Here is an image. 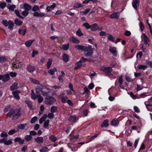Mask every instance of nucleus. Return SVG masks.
Listing matches in <instances>:
<instances>
[{
	"label": "nucleus",
	"instance_id": "58836bf2",
	"mask_svg": "<svg viewBox=\"0 0 152 152\" xmlns=\"http://www.w3.org/2000/svg\"><path fill=\"white\" fill-rule=\"evenodd\" d=\"M49 149L48 148L44 147H42L40 150L41 152H47L49 151Z\"/></svg>",
	"mask_w": 152,
	"mask_h": 152
},
{
	"label": "nucleus",
	"instance_id": "c85d7f7f",
	"mask_svg": "<svg viewBox=\"0 0 152 152\" xmlns=\"http://www.w3.org/2000/svg\"><path fill=\"white\" fill-rule=\"evenodd\" d=\"M83 5L82 4L77 2L74 4L73 7L74 8H77L80 7H83Z\"/></svg>",
	"mask_w": 152,
	"mask_h": 152
},
{
	"label": "nucleus",
	"instance_id": "4d7b16f0",
	"mask_svg": "<svg viewBox=\"0 0 152 152\" xmlns=\"http://www.w3.org/2000/svg\"><path fill=\"white\" fill-rule=\"evenodd\" d=\"M31 98L34 100H36L37 97V95H36L35 93L31 94Z\"/></svg>",
	"mask_w": 152,
	"mask_h": 152
},
{
	"label": "nucleus",
	"instance_id": "8fccbe9b",
	"mask_svg": "<svg viewBox=\"0 0 152 152\" xmlns=\"http://www.w3.org/2000/svg\"><path fill=\"white\" fill-rule=\"evenodd\" d=\"M69 43H67L66 45H63L62 47L63 49L65 50H67L69 48Z\"/></svg>",
	"mask_w": 152,
	"mask_h": 152
},
{
	"label": "nucleus",
	"instance_id": "c9c22d12",
	"mask_svg": "<svg viewBox=\"0 0 152 152\" xmlns=\"http://www.w3.org/2000/svg\"><path fill=\"white\" fill-rule=\"evenodd\" d=\"M7 8L11 11H13L16 7V6L14 5H7Z\"/></svg>",
	"mask_w": 152,
	"mask_h": 152
},
{
	"label": "nucleus",
	"instance_id": "338daca9",
	"mask_svg": "<svg viewBox=\"0 0 152 152\" xmlns=\"http://www.w3.org/2000/svg\"><path fill=\"white\" fill-rule=\"evenodd\" d=\"M16 131L15 129H12L10 130L8 133L10 135H12L16 132Z\"/></svg>",
	"mask_w": 152,
	"mask_h": 152
},
{
	"label": "nucleus",
	"instance_id": "4be33fe9",
	"mask_svg": "<svg viewBox=\"0 0 152 152\" xmlns=\"http://www.w3.org/2000/svg\"><path fill=\"white\" fill-rule=\"evenodd\" d=\"M47 117V114H44L43 115L41 118H40L39 120V123L42 124L43 121H44L45 119Z\"/></svg>",
	"mask_w": 152,
	"mask_h": 152
},
{
	"label": "nucleus",
	"instance_id": "ddd939ff",
	"mask_svg": "<svg viewBox=\"0 0 152 152\" xmlns=\"http://www.w3.org/2000/svg\"><path fill=\"white\" fill-rule=\"evenodd\" d=\"M15 142H18L19 145H22L24 143V140L21 139L20 137H17L14 140Z\"/></svg>",
	"mask_w": 152,
	"mask_h": 152
},
{
	"label": "nucleus",
	"instance_id": "9d476101",
	"mask_svg": "<svg viewBox=\"0 0 152 152\" xmlns=\"http://www.w3.org/2000/svg\"><path fill=\"white\" fill-rule=\"evenodd\" d=\"M69 39V41L72 42L74 43L78 44L80 42L79 40L73 37H70Z\"/></svg>",
	"mask_w": 152,
	"mask_h": 152
},
{
	"label": "nucleus",
	"instance_id": "5701e85b",
	"mask_svg": "<svg viewBox=\"0 0 152 152\" xmlns=\"http://www.w3.org/2000/svg\"><path fill=\"white\" fill-rule=\"evenodd\" d=\"M34 40V39L28 40L25 42V44L27 47H29Z\"/></svg>",
	"mask_w": 152,
	"mask_h": 152
},
{
	"label": "nucleus",
	"instance_id": "09e8293b",
	"mask_svg": "<svg viewBox=\"0 0 152 152\" xmlns=\"http://www.w3.org/2000/svg\"><path fill=\"white\" fill-rule=\"evenodd\" d=\"M90 9H86L85 11H81L80 12V13L82 14L83 15H86L90 11Z\"/></svg>",
	"mask_w": 152,
	"mask_h": 152
},
{
	"label": "nucleus",
	"instance_id": "de8ad7c7",
	"mask_svg": "<svg viewBox=\"0 0 152 152\" xmlns=\"http://www.w3.org/2000/svg\"><path fill=\"white\" fill-rule=\"evenodd\" d=\"M57 110V107H56L53 106H52L50 109V111L52 113H55Z\"/></svg>",
	"mask_w": 152,
	"mask_h": 152
},
{
	"label": "nucleus",
	"instance_id": "72a5a7b5",
	"mask_svg": "<svg viewBox=\"0 0 152 152\" xmlns=\"http://www.w3.org/2000/svg\"><path fill=\"white\" fill-rule=\"evenodd\" d=\"M111 125L113 126H117L118 124V121L117 120L114 119L111 122Z\"/></svg>",
	"mask_w": 152,
	"mask_h": 152
},
{
	"label": "nucleus",
	"instance_id": "39448f33",
	"mask_svg": "<svg viewBox=\"0 0 152 152\" xmlns=\"http://www.w3.org/2000/svg\"><path fill=\"white\" fill-rule=\"evenodd\" d=\"M22 63L20 62H16L13 63L12 64V68L13 70H14L15 69L19 68L21 66Z\"/></svg>",
	"mask_w": 152,
	"mask_h": 152
},
{
	"label": "nucleus",
	"instance_id": "f3484780",
	"mask_svg": "<svg viewBox=\"0 0 152 152\" xmlns=\"http://www.w3.org/2000/svg\"><path fill=\"white\" fill-rule=\"evenodd\" d=\"M33 15L34 16L37 17H42L45 16V14L42 12L39 13L38 12H35L33 13Z\"/></svg>",
	"mask_w": 152,
	"mask_h": 152
},
{
	"label": "nucleus",
	"instance_id": "6e6d98bb",
	"mask_svg": "<svg viewBox=\"0 0 152 152\" xmlns=\"http://www.w3.org/2000/svg\"><path fill=\"white\" fill-rule=\"evenodd\" d=\"M54 116V115L53 113L51 112L49 113L47 115V117L50 119H51L53 118Z\"/></svg>",
	"mask_w": 152,
	"mask_h": 152
},
{
	"label": "nucleus",
	"instance_id": "bb28decb",
	"mask_svg": "<svg viewBox=\"0 0 152 152\" xmlns=\"http://www.w3.org/2000/svg\"><path fill=\"white\" fill-rule=\"evenodd\" d=\"M23 21L19 19H15V23L17 25L20 26L22 25Z\"/></svg>",
	"mask_w": 152,
	"mask_h": 152
},
{
	"label": "nucleus",
	"instance_id": "1a4fd4ad",
	"mask_svg": "<svg viewBox=\"0 0 152 152\" xmlns=\"http://www.w3.org/2000/svg\"><path fill=\"white\" fill-rule=\"evenodd\" d=\"M56 5L54 4L48 6L45 9V11L46 12H48L52 10H53L56 7Z\"/></svg>",
	"mask_w": 152,
	"mask_h": 152
},
{
	"label": "nucleus",
	"instance_id": "c756f323",
	"mask_svg": "<svg viewBox=\"0 0 152 152\" xmlns=\"http://www.w3.org/2000/svg\"><path fill=\"white\" fill-rule=\"evenodd\" d=\"M8 26V28L12 30L14 26V24L13 23L11 20H9V24Z\"/></svg>",
	"mask_w": 152,
	"mask_h": 152
},
{
	"label": "nucleus",
	"instance_id": "680f3d73",
	"mask_svg": "<svg viewBox=\"0 0 152 152\" xmlns=\"http://www.w3.org/2000/svg\"><path fill=\"white\" fill-rule=\"evenodd\" d=\"M68 98L66 96H62L61 98V100L63 103H65L67 99Z\"/></svg>",
	"mask_w": 152,
	"mask_h": 152
},
{
	"label": "nucleus",
	"instance_id": "052dcab7",
	"mask_svg": "<svg viewBox=\"0 0 152 152\" xmlns=\"http://www.w3.org/2000/svg\"><path fill=\"white\" fill-rule=\"evenodd\" d=\"M15 12L16 14V15H17V16L19 17L20 18H23V17L22 16H21L19 14V11L18 10H15Z\"/></svg>",
	"mask_w": 152,
	"mask_h": 152
},
{
	"label": "nucleus",
	"instance_id": "49530a36",
	"mask_svg": "<svg viewBox=\"0 0 152 152\" xmlns=\"http://www.w3.org/2000/svg\"><path fill=\"white\" fill-rule=\"evenodd\" d=\"M52 63V60L49 59L47 64V66L48 69H49L50 68L51 65Z\"/></svg>",
	"mask_w": 152,
	"mask_h": 152
},
{
	"label": "nucleus",
	"instance_id": "774afa93",
	"mask_svg": "<svg viewBox=\"0 0 152 152\" xmlns=\"http://www.w3.org/2000/svg\"><path fill=\"white\" fill-rule=\"evenodd\" d=\"M119 83L120 85H121L123 83L122 76L121 75L118 79Z\"/></svg>",
	"mask_w": 152,
	"mask_h": 152
},
{
	"label": "nucleus",
	"instance_id": "cd10ccee",
	"mask_svg": "<svg viewBox=\"0 0 152 152\" xmlns=\"http://www.w3.org/2000/svg\"><path fill=\"white\" fill-rule=\"evenodd\" d=\"M109 121L107 120H105L104 122L101 125V127H103L104 126L107 127L109 125L108 124Z\"/></svg>",
	"mask_w": 152,
	"mask_h": 152
},
{
	"label": "nucleus",
	"instance_id": "6e6552de",
	"mask_svg": "<svg viewBox=\"0 0 152 152\" xmlns=\"http://www.w3.org/2000/svg\"><path fill=\"white\" fill-rule=\"evenodd\" d=\"M86 46L80 45H77L74 46V47L77 49L79 50H82L84 51L86 48Z\"/></svg>",
	"mask_w": 152,
	"mask_h": 152
},
{
	"label": "nucleus",
	"instance_id": "79ce46f5",
	"mask_svg": "<svg viewBox=\"0 0 152 152\" xmlns=\"http://www.w3.org/2000/svg\"><path fill=\"white\" fill-rule=\"evenodd\" d=\"M76 34L80 37L83 35V34L82 33L81 30L80 29H78L76 32Z\"/></svg>",
	"mask_w": 152,
	"mask_h": 152
},
{
	"label": "nucleus",
	"instance_id": "ea45409f",
	"mask_svg": "<svg viewBox=\"0 0 152 152\" xmlns=\"http://www.w3.org/2000/svg\"><path fill=\"white\" fill-rule=\"evenodd\" d=\"M49 120H47L44 124V128H47L49 126Z\"/></svg>",
	"mask_w": 152,
	"mask_h": 152
},
{
	"label": "nucleus",
	"instance_id": "bf43d9fd",
	"mask_svg": "<svg viewBox=\"0 0 152 152\" xmlns=\"http://www.w3.org/2000/svg\"><path fill=\"white\" fill-rule=\"evenodd\" d=\"M26 126V125H24L23 124H20L18 125V128L19 129H23Z\"/></svg>",
	"mask_w": 152,
	"mask_h": 152
},
{
	"label": "nucleus",
	"instance_id": "dca6fc26",
	"mask_svg": "<svg viewBox=\"0 0 152 152\" xmlns=\"http://www.w3.org/2000/svg\"><path fill=\"white\" fill-rule=\"evenodd\" d=\"M119 16L118 12H114L110 15V17L111 18H118Z\"/></svg>",
	"mask_w": 152,
	"mask_h": 152
},
{
	"label": "nucleus",
	"instance_id": "f704fd0d",
	"mask_svg": "<svg viewBox=\"0 0 152 152\" xmlns=\"http://www.w3.org/2000/svg\"><path fill=\"white\" fill-rule=\"evenodd\" d=\"M38 101L39 103H41L43 101V98L41 96L40 94H37Z\"/></svg>",
	"mask_w": 152,
	"mask_h": 152
},
{
	"label": "nucleus",
	"instance_id": "5fc2aeb1",
	"mask_svg": "<svg viewBox=\"0 0 152 152\" xmlns=\"http://www.w3.org/2000/svg\"><path fill=\"white\" fill-rule=\"evenodd\" d=\"M26 103L28 105L30 109H31L32 107V105L31 102L29 101H25Z\"/></svg>",
	"mask_w": 152,
	"mask_h": 152
},
{
	"label": "nucleus",
	"instance_id": "b1692460",
	"mask_svg": "<svg viewBox=\"0 0 152 152\" xmlns=\"http://www.w3.org/2000/svg\"><path fill=\"white\" fill-rule=\"evenodd\" d=\"M112 69L111 67H107L105 68L104 69V71L107 73H110L112 71Z\"/></svg>",
	"mask_w": 152,
	"mask_h": 152
},
{
	"label": "nucleus",
	"instance_id": "9b49d317",
	"mask_svg": "<svg viewBox=\"0 0 152 152\" xmlns=\"http://www.w3.org/2000/svg\"><path fill=\"white\" fill-rule=\"evenodd\" d=\"M43 86L42 85L39 84L38 85L36 88V94H38L39 91L41 92L42 91V89H43Z\"/></svg>",
	"mask_w": 152,
	"mask_h": 152
},
{
	"label": "nucleus",
	"instance_id": "a18cd8bd",
	"mask_svg": "<svg viewBox=\"0 0 152 152\" xmlns=\"http://www.w3.org/2000/svg\"><path fill=\"white\" fill-rule=\"evenodd\" d=\"M39 10V8L37 5H35L32 8V10L34 12L38 11Z\"/></svg>",
	"mask_w": 152,
	"mask_h": 152
},
{
	"label": "nucleus",
	"instance_id": "4c0bfd02",
	"mask_svg": "<svg viewBox=\"0 0 152 152\" xmlns=\"http://www.w3.org/2000/svg\"><path fill=\"white\" fill-rule=\"evenodd\" d=\"M138 69H140L145 70L146 69L147 66H145L143 65H140L138 66Z\"/></svg>",
	"mask_w": 152,
	"mask_h": 152
},
{
	"label": "nucleus",
	"instance_id": "f03ea898",
	"mask_svg": "<svg viewBox=\"0 0 152 152\" xmlns=\"http://www.w3.org/2000/svg\"><path fill=\"white\" fill-rule=\"evenodd\" d=\"M84 50V54L86 56H90L93 53V49L91 46L86 47Z\"/></svg>",
	"mask_w": 152,
	"mask_h": 152
},
{
	"label": "nucleus",
	"instance_id": "473e14b6",
	"mask_svg": "<svg viewBox=\"0 0 152 152\" xmlns=\"http://www.w3.org/2000/svg\"><path fill=\"white\" fill-rule=\"evenodd\" d=\"M77 117L75 116H71L69 119V121L75 122L76 120Z\"/></svg>",
	"mask_w": 152,
	"mask_h": 152
},
{
	"label": "nucleus",
	"instance_id": "2f4dec72",
	"mask_svg": "<svg viewBox=\"0 0 152 152\" xmlns=\"http://www.w3.org/2000/svg\"><path fill=\"white\" fill-rule=\"evenodd\" d=\"M82 66V62L81 61H79L76 64V66L75 67V70L77 69L80 68Z\"/></svg>",
	"mask_w": 152,
	"mask_h": 152
},
{
	"label": "nucleus",
	"instance_id": "2eb2a0df",
	"mask_svg": "<svg viewBox=\"0 0 152 152\" xmlns=\"http://www.w3.org/2000/svg\"><path fill=\"white\" fill-rule=\"evenodd\" d=\"M142 38L145 44H147L149 40L147 36L145 34H143L142 35Z\"/></svg>",
	"mask_w": 152,
	"mask_h": 152
},
{
	"label": "nucleus",
	"instance_id": "7c9ffc66",
	"mask_svg": "<svg viewBox=\"0 0 152 152\" xmlns=\"http://www.w3.org/2000/svg\"><path fill=\"white\" fill-rule=\"evenodd\" d=\"M23 7L26 10L29 11L31 9V7L28 4H25L23 5Z\"/></svg>",
	"mask_w": 152,
	"mask_h": 152
},
{
	"label": "nucleus",
	"instance_id": "e433bc0d",
	"mask_svg": "<svg viewBox=\"0 0 152 152\" xmlns=\"http://www.w3.org/2000/svg\"><path fill=\"white\" fill-rule=\"evenodd\" d=\"M12 142L11 140H7L6 138L4 144L7 145H9L12 144Z\"/></svg>",
	"mask_w": 152,
	"mask_h": 152
},
{
	"label": "nucleus",
	"instance_id": "0e129e2a",
	"mask_svg": "<svg viewBox=\"0 0 152 152\" xmlns=\"http://www.w3.org/2000/svg\"><path fill=\"white\" fill-rule=\"evenodd\" d=\"M22 14L23 16L26 17L27 16L28 14V12L27 10L24 11L22 12Z\"/></svg>",
	"mask_w": 152,
	"mask_h": 152
},
{
	"label": "nucleus",
	"instance_id": "37998d69",
	"mask_svg": "<svg viewBox=\"0 0 152 152\" xmlns=\"http://www.w3.org/2000/svg\"><path fill=\"white\" fill-rule=\"evenodd\" d=\"M30 81L31 82L33 83L34 84H39V82L38 80H36L34 79L31 78Z\"/></svg>",
	"mask_w": 152,
	"mask_h": 152
},
{
	"label": "nucleus",
	"instance_id": "423d86ee",
	"mask_svg": "<svg viewBox=\"0 0 152 152\" xmlns=\"http://www.w3.org/2000/svg\"><path fill=\"white\" fill-rule=\"evenodd\" d=\"M116 48L115 47L110 46L109 50L110 52L113 54L114 56H116L117 54V51Z\"/></svg>",
	"mask_w": 152,
	"mask_h": 152
},
{
	"label": "nucleus",
	"instance_id": "a211bd4d",
	"mask_svg": "<svg viewBox=\"0 0 152 152\" xmlns=\"http://www.w3.org/2000/svg\"><path fill=\"white\" fill-rule=\"evenodd\" d=\"M35 140L38 143H42L43 142L44 139L42 137H38L35 139Z\"/></svg>",
	"mask_w": 152,
	"mask_h": 152
},
{
	"label": "nucleus",
	"instance_id": "7ed1b4c3",
	"mask_svg": "<svg viewBox=\"0 0 152 152\" xmlns=\"http://www.w3.org/2000/svg\"><path fill=\"white\" fill-rule=\"evenodd\" d=\"M56 101V100L54 98L51 96H48L46 98L45 102L47 104H51Z\"/></svg>",
	"mask_w": 152,
	"mask_h": 152
},
{
	"label": "nucleus",
	"instance_id": "69168bd1",
	"mask_svg": "<svg viewBox=\"0 0 152 152\" xmlns=\"http://www.w3.org/2000/svg\"><path fill=\"white\" fill-rule=\"evenodd\" d=\"M7 134L5 132H3L1 135V136L2 137H7Z\"/></svg>",
	"mask_w": 152,
	"mask_h": 152
},
{
	"label": "nucleus",
	"instance_id": "e2e57ef3",
	"mask_svg": "<svg viewBox=\"0 0 152 152\" xmlns=\"http://www.w3.org/2000/svg\"><path fill=\"white\" fill-rule=\"evenodd\" d=\"M42 94L44 96H47L49 95V92H46V91H41Z\"/></svg>",
	"mask_w": 152,
	"mask_h": 152
},
{
	"label": "nucleus",
	"instance_id": "603ef678",
	"mask_svg": "<svg viewBox=\"0 0 152 152\" xmlns=\"http://www.w3.org/2000/svg\"><path fill=\"white\" fill-rule=\"evenodd\" d=\"M2 22L4 25L6 27L8 25H9V21H7V20H2Z\"/></svg>",
	"mask_w": 152,
	"mask_h": 152
},
{
	"label": "nucleus",
	"instance_id": "13d9d810",
	"mask_svg": "<svg viewBox=\"0 0 152 152\" xmlns=\"http://www.w3.org/2000/svg\"><path fill=\"white\" fill-rule=\"evenodd\" d=\"M37 120V118L36 116H35L33 118L31 121V123L32 124L34 123Z\"/></svg>",
	"mask_w": 152,
	"mask_h": 152
},
{
	"label": "nucleus",
	"instance_id": "6ab92c4d",
	"mask_svg": "<svg viewBox=\"0 0 152 152\" xmlns=\"http://www.w3.org/2000/svg\"><path fill=\"white\" fill-rule=\"evenodd\" d=\"M18 83H14L10 86V89L11 91H12L14 90L17 89L18 88Z\"/></svg>",
	"mask_w": 152,
	"mask_h": 152
},
{
	"label": "nucleus",
	"instance_id": "4468645a",
	"mask_svg": "<svg viewBox=\"0 0 152 152\" xmlns=\"http://www.w3.org/2000/svg\"><path fill=\"white\" fill-rule=\"evenodd\" d=\"M35 67L34 66L29 65L27 67L28 71L30 72H33L35 70Z\"/></svg>",
	"mask_w": 152,
	"mask_h": 152
},
{
	"label": "nucleus",
	"instance_id": "393cba45",
	"mask_svg": "<svg viewBox=\"0 0 152 152\" xmlns=\"http://www.w3.org/2000/svg\"><path fill=\"white\" fill-rule=\"evenodd\" d=\"M26 30L24 28H20L19 29L18 32L21 35H25Z\"/></svg>",
	"mask_w": 152,
	"mask_h": 152
},
{
	"label": "nucleus",
	"instance_id": "0eeeda50",
	"mask_svg": "<svg viewBox=\"0 0 152 152\" xmlns=\"http://www.w3.org/2000/svg\"><path fill=\"white\" fill-rule=\"evenodd\" d=\"M140 3V0H133L132 4L133 7L135 9H137L139 6Z\"/></svg>",
	"mask_w": 152,
	"mask_h": 152
},
{
	"label": "nucleus",
	"instance_id": "f257e3e1",
	"mask_svg": "<svg viewBox=\"0 0 152 152\" xmlns=\"http://www.w3.org/2000/svg\"><path fill=\"white\" fill-rule=\"evenodd\" d=\"M20 113L19 111H17L16 112V110L14 109H12L7 113V118H10L11 116H13V120L17 119L20 115Z\"/></svg>",
	"mask_w": 152,
	"mask_h": 152
},
{
	"label": "nucleus",
	"instance_id": "a878e982",
	"mask_svg": "<svg viewBox=\"0 0 152 152\" xmlns=\"http://www.w3.org/2000/svg\"><path fill=\"white\" fill-rule=\"evenodd\" d=\"M49 139L52 142H55L57 140V138L56 137L53 135H51L49 137Z\"/></svg>",
	"mask_w": 152,
	"mask_h": 152
},
{
	"label": "nucleus",
	"instance_id": "aec40b11",
	"mask_svg": "<svg viewBox=\"0 0 152 152\" xmlns=\"http://www.w3.org/2000/svg\"><path fill=\"white\" fill-rule=\"evenodd\" d=\"M90 28L91 30L93 31H96L99 28L98 25L96 23H94L91 25Z\"/></svg>",
	"mask_w": 152,
	"mask_h": 152
},
{
	"label": "nucleus",
	"instance_id": "c03bdc74",
	"mask_svg": "<svg viewBox=\"0 0 152 152\" xmlns=\"http://www.w3.org/2000/svg\"><path fill=\"white\" fill-rule=\"evenodd\" d=\"M83 26L86 27L87 29H89L91 28V25H90L88 23H86L83 24Z\"/></svg>",
	"mask_w": 152,
	"mask_h": 152
},
{
	"label": "nucleus",
	"instance_id": "20e7f679",
	"mask_svg": "<svg viewBox=\"0 0 152 152\" xmlns=\"http://www.w3.org/2000/svg\"><path fill=\"white\" fill-rule=\"evenodd\" d=\"M10 79V75L8 74L3 75H0V80H2L3 82H7Z\"/></svg>",
	"mask_w": 152,
	"mask_h": 152
},
{
	"label": "nucleus",
	"instance_id": "f8f14e48",
	"mask_svg": "<svg viewBox=\"0 0 152 152\" xmlns=\"http://www.w3.org/2000/svg\"><path fill=\"white\" fill-rule=\"evenodd\" d=\"M20 92L19 90H16L12 92V94L15 98L17 99H20V97L19 95V94L20 93Z\"/></svg>",
	"mask_w": 152,
	"mask_h": 152
},
{
	"label": "nucleus",
	"instance_id": "412c9836",
	"mask_svg": "<svg viewBox=\"0 0 152 152\" xmlns=\"http://www.w3.org/2000/svg\"><path fill=\"white\" fill-rule=\"evenodd\" d=\"M63 61L66 62H67L69 61V56L66 54H64L62 55Z\"/></svg>",
	"mask_w": 152,
	"mask_h": 152
},
{
	"label": "nucleus",
	"instance_id": "3c124183",
	"mask_svg": "<svg viewBox=\"0 0 152 152\" xmlns=\"http://www.w3.org/2000/svg\"><path fill=\"white\" fill-rule=\"evenodd\" d=\"M126 80L129 82H130L133 81V80L129 76L126 75L125 77Z\"/></svg>",
	"mask_w": 152,
	"mask_h": 152
},
{
	"label": "nucleus",
	"instance_id": "864d4df0",
	"mask_svg": "<svg viewBox=\"0 0 152 152\" xmlns=\"http://www.w3.org/2000/svg\"><path fill=\"white\" fill-rule=\"evenodd\" d=\"M6 6V4L5 2L0 3V8L3 9Z\"/></svg>",
	"mask_w": 152,
	"mask_h": 152
},
{
	"label": "nucleus",
	"instance_id": "a19ab883",
	"mask_svg": "<svg viewBox=\"0 0 152 152\" xmlns=\"http://www.w3.org/2000/svg\"><path fill=\"white\" fill-rule=\"evenodd\" d=\"M32 139V137L30 135H26L25 137V139L27 141H29Z\"/></svg>",
	"mask_w": 152,
	"mask_h": 152
}]
</instances>
